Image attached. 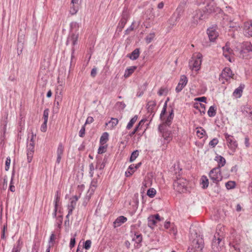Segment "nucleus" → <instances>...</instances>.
Returning <instances> with one entry per match:
<instances>
[{
	"mask_svg": "<svg viewBox=\"0 0 252 252\" xmlns=\"http://www.w3.org/2000/svg\"><path fill=\"white\" fill-rule=\"evenodd\" d=\"M127 218L123 216L118 217L113 222V226L114 228L120 226L123 223L126 222Z\"/></svg>",
	"mask_w": 252,
	"mask_h": 252,
	"instance_id": "dca6fc26",
	"label": "nucleus"
},
{
	"mask_svg": "<svg viewBox=\"0 0 252 252\" xmlns=\"http://www.w3.org/2000/svg\"><path fill=\"white\" fill-rule=\"evenodd\" d=\"M39 246L37 245L36 244H34L32 247V252H38L39 250Z\"/></svg>",
	"mask_w": 252,
	"mask_h": 252,
	"instance_id": "774afa93",
	"label": "nucleus"
},
{
	"mask_svg": "<svg viewBox=\"0 0 252 252\" xmlns=\"http://www.w3.org/2000/svg\"><path fill=\"white\" fill-rule=\"evenodd\" d=\"M116 105L118 107L119 109L121 110H124L126 106L125 103L123 101L117 102Z\"/></svg>",
	"mask_w": 252,
	"mask_h": 252,
	"instance_id": "603ef678",
	"label": "nucleus"
},
{
	"mask_svg": "<svg viewBox=\"0 0 252 252\" xmlns=\"http://www.w3.org/2000/svg\"><path fill=\"white\" fill-rule=\"evenodd\" d=\"M207 34L211 41H214L219 36V33L214 27L208 29Z\"/></svg>",
	"mask_w": 252,
	"mask_h": 252,
	"instance_id": "ddd939ff",
	"label": "nucleus"
},
{
	"mask_svg": "<svg viewBox=\"0 0 252 252\" xmlns=\"http://www.w3.org/2000/svg\"><path fill=\"white\" fill-rule=\"evenodd\" d=\"M63 220V216L62 215L59 216L57 217L56 225L59 228H61Z\"/></svg>",
	"mask_w": 252,
	"mask_h": 252,
	"instance_id": "79ce46f5",
	"label": "nucleus"
},
{
	"mask_svg": "<svg viewBox=\"0 0 252 252\" xmlns=\"http://www.w3.org/2000/svg\"><path fill=\"white\" fill-rule=\"evenodd\" d=\"M166 126L164 125H159L158 127V131L164 139V144L169 143L173 137L172 131L168 129Z\"/></svg>",
	"mask_w": 252,
	"mask_h": 252,
	"instance_id": "7ed1b4c3",
	"label": "nucleus"
},
{
	"mask_svg": "<svg viewBox=\"0 0 252 252\" xmlns=\"http://www.w3.org/2000/svg\"><path fill=\"white\" fill-rule=\"evenodd\" d=\"M68 39H70V41L72 42V45L74 46L77 44L78 34L72 33L68 36Z\"/></svg>",
	"mask_w": 252,
	"mask_h": 252,
	"instance_id": "b1692460",
	"label": "nucleus"
},
{
	"mask_svg": "<svg viewBox=\"0 0 252 252\" xmlns=\"http://www.w3.org/2000/svg\"><path fill=\"white\" fill-rule=\"evenodd\" d=\"M89 169H90V171H89L90 176L91 177H93L94 176V169L93 163H91V164H90Z\"/></svg>",
	"mask_w": 252,
	"mask_h": 252,
	"instance_id": "6e6d98bb",
	"label": "nucleus"
},
{
	"mask_svg": "<svg viewBox=\"0 0 252 252\" xmlns=\"http://www.w3.org/2000/svg\"><path fill=\"white\" fill-rule=\"evenodd\" d=\"M139 155V151L138 150L134 151L131 154L129 161L130 162H133L137 158Z\"/></svg>",
	"mask_w": 252,
	"mask_h": 252,
	"instance_id": "a19ab883",
	"label": "nucleus"
},
{
	"mask_svg": "<svg viewBox=\"0 0 252 252\" xmlns=\"http://www.w3.org/2000/svg\"><path fill=\"white\" fill-rule=\"evenodd\" d=\"M234 243L235 242L234 241H231L229 243V245L232 252H240L239 245L234 244Z\"/></svg>",
	"mask_w": 252,
	"mask_h": 252,
	"instance_id": "c85d7f7f",
	"label": "nucleus"
},
{
	"mask_svg": "<svg viewBox=\"0 0 252 252\" xmlns=\"http://www.w3.org/2000/svg\"><path fill=\"white\" fill-rule=\"evenodd\" d=\"M64 151V147L62 143H60L59 144L57 151V158L56 160V162L57 163H60L61 162V160L62 159V156L63 155Z\"/></svg>",
	"mask_w": 252,
	"mask_h": 252,
	"instance_id": "f3484780",
	"label": "nucleus"
},
{
	"mask_svg": "<svg viewBox=\"0 0 252 252\" xmlns=\"http://www.w3.org/2000/svg\"><path fill=\"white\" fill-rule=\"evenodd\" d=\"M119 121L117 118H112L111 121L109 122V124H111L112 127H114L118 125Z\"/></svg>",
	"mask_w": 252,
	"mask_h": 252,
	"instance_id": "09e8293b",
	"label": "nucleus"
},
{
	"mask_svg": "<svg viewBox=\"0 0 252 252\" xmlns=\"http://www.w3.org/2000/svg\"><path fill=\"white\" fill-rule=\"evenodd\" d=\"M156 220H155L154 218H153V217H152V216H150L148 218V226L150 228H153L154 226L155 225V224H156Z\"/></svg>",
	"mask_w": 252,
	"mask_h": 252,
	"instance_id": "2f4dec72",
	"label": "nucleus"
},
{
	"mask_svg": "<svg viewBox=\"0 0 252 252\" xmlns=\"http://www.w3.org/2000/svg\"><path fill=\"white\" fill-rule=\"evenodd\" d=\"M11 163V159L9 157H8L5 161V170L6 171H8L9 169L10 164Z\"/></svg>",
	"mask_w": 252,
	"mask_h": 252,
	"instance_id": "3c124183",
	"label": "nucleus"
},
{
	"mask_svg": "<svg viewBox=\"0 0 252 252\" xmlns=\"http://www.w3.org/2000/svg\"><path fill=\"white\" fill-rule=\"evenodd\" d=\"M220 10V8L213 2L208 3L203 9L204 13L206 14L207 18L210 14L217 12Z\"/></svg>",
	"mask_w": 252,
	"mask_h": 252,
	"instance_id": "6e6552de",
	"label": "nucleus"
},
{
	"mask_svg": "<svg viewBox=\"0 0 252 252\" xmlns=\"http://www.w3.org/2000/svg\"><path fill=\"white\" fill-rule=\"evenodd\" d=\"M149 186V183L145 180L143 181L142 182V186L141 187V190H143V192H144L145 189L147 188Z\"/></svg>",
	"mask_w": 252,
	"mask_h": 252,
	"instance_id": "680f3d73",
	"label": "nucleus"
},
{
	"mask_svg": "<svg viewBox=\"0 0 252 252\" xmlns=\"http://www.w3.org/2000/svg\"><path fill=\"white\" fill-rule=\"evenodd\" d=\"M225 187L227 189H234L236 187L235 181H229L225 183Z\"/></svg>",
	"mask_w": 252,
	"mask_h": 252,
	"instance_id": "e433bc0d",
	"label": "nucleus"
},
{
	"mask_svg": "<svg viewBox=\"0 0 252 252\" xmlns=\"http://www.w3.org/2000/svg\"><path fill=\"white\" fill-rule=\"evenodd\" d=\"M245 88V85L241 84L239 87L236 88L233 93V95L236 98H240L243 93V89Z\"/></svg>",
	"mask_w": 252,
	"mask_h": 252,
	"instance_id": "aec40b11",
	"label": "nucleus"
},
{
	"mask_svg": "<svg viewBox=\"0 0 252 252\" xmlns=\"http://www.w3.org/2000/svg\"><path fill=\"white\" fill-rule=\"evenodd\" d=\"M188 80L186 76L183 75L181 76L179 82L175 89L176 92L179 93L187 84Z\"/></svg>",
	"mask_w": 252,
	"mask_h": 252,
	"instance_id": "9b49d317",
	"label": "nucleus"
},
{
	"mask_svg": "<svg viewBox=\"0 0 252 252\" xmlns=\"http://www.w3.org/2000/svg\"><path fill=\"white\" fill-rule=\"evenodd\" d=\"M60 191L59 190H57L56 191V194L55 195V200L54 201V206H56V207L58 206V203L59 202L60 200Z\"/></svg>",
	"mask_w": 252,
	"mask_h": 252,
	"instance_id": "c03bdc74",
	"label": "nucleus"
},
{
	"mask_svg": "<svg viewBox=\"0 0 252 252\" xmlns=\"http://www.w3.org/2000/svg\"><path fill=\"white\" fill-rule=\"evenodd\" d=\"M234 74L229 67H226L223 69L220 76V79H222L228 81L233 77Z\"/></svg>",
	"mask_w": 252,
	"mask_h": 252,
	"instance_id": "9d476101",
	"label": "nucleus"
},
{
	"mask_svg": "<svg viewBox=\"0 0 252 252\" xmlns=\"http://www.w3.org/2000/svg\"><path fill=\"white\" fill-rule=\"evenodd\" d=\"M155 37V33L154 32H151L145 38V41L147 44L151 43L154 37Z\"/></svg>",
	"mask_w": 252,
	"mask_h": 252,
	"instance_id": "58836bf2",
	"label": "nucleus"
},
{
	"mask_svg": "<svg viewBox=\"0 0 252 252\" xmlns=\"http://www.w3.org/2000/svg\"><path fill=\"white\" fill-rule=\"evenodd\" d=\"M7 230V225H4L2 232H1V238L2 239H5L6 238L5 235V232Z\"/></svg>",
	"mask_w": 252,
	"mask_h": 252,
	"instance_id": "052dcab7",
	"label": "nucleus"
},
{
	"mask_svg": "<svg viewBox=\"0 0 252 252\" xmlns=\"http://www.w3.org/2000/svg\"><path fill=\"white\" fill-rule=\"evenodd\" d=\"M156 105V101L155 100L149 101L147 104V109L149 113H152Z\"/></svg>",
	"mask_w": 252,
	"mask_h": 252,
	"instance_id": "393cba45",
	"label": "nucleus"
},
{
	"mask_svg": "<svg viewBox=\"0 0 252 252\" xmlns=\"http://www.w3.org/2000/svg\"><path fill=\"white\" fill-rule=\"evenodd\" d=\"M138 116L137 115H135L132 118H131L126 126V129H130L133 126V124L136 122Z\"/></svg>",
	"mask_w": 252,
	"mask_h": 252,
	"instance_id": "473e14b6",
	"label": "nucleus"
},
{
	"mask_svg": "<svg viewBox=\"0 0 252 252\" xmlns=\"http://www.w3.org/2000/svg\"><path fill=\"white\" fill-rule=\"evenodd\" d=\"M85 134V126L84 125L81 127L79 132V135L81 137H83Z\"/></svg>",
	"mask_w": 252,
	"mask_h": 252,
	"instance_id": "13d9d810",
	"label": "nucleus"
},
{
	"mask_svg": "<svg viewBox=\"0 0 252 252\" xmlns=\"http://www.w3.org/2000/svg\"><path fill=\"white\" fill-rule=\"evenodd\" d=\"M219 140L217 138H215L213 139L211 141H210L209 145L212 147H215L218 143Z\"/></svg>",
	"mask_w": 252,
	"mask_h": 252,
	"instance_id": "8fccbe9b",
	"label": "nucleus"
},
{
	"mask_svg": "<svg viewBox=\"0 0 252 252\" xmlns=\"http://www.w3.org/2000/svg\"><path fill=\"white\" fill-rule=\"evenodd\" d=\"M244 115L248 116L249 119L252 121V108L249 105H246L242 110Z\"/></svg>",
	"mask_w": 252,
	"mask_h": 252,
	"instance_id": "412c9836",
	"label": "nucleus"
},
{
	"mask_svg": "<svg viewBox=\"0 0 252 252\" xmlns=\"http://www.w3.org/2000/svg\"><path fill=\"white\" fill-rule=\"evenodd\" d=\"M215 160L217 161L218 162V166L216 168H218L219 169H220L226 163L225 159L223 157L220 155H217L215 157Z\"/></svg>",
	"mask_w": 252,
	"mask_h": 252,
	"instance_id": "4be33fe9",
	"label": "nucleus"
},
{
	"mask_svg": "<svg viewBox=\"0 0 252 252\" xmlns=\"http://www.w3.org/2000/svg\"><path fill=\"white\" fill-rule=\"evenodd\" d=\"M184 11V8L178 5L176 10V12L177 13V16L176 18V21L179 20L180 18V17H181V15L183 14Z\"/></svg>",
	"mask_w": 252,
	"mask_h": 252,
	"instance_id": "72a5a7b5",
	"label": "nucleus"
},
{
	"mask_svg": "<svg viewBox=\"0 0 252 252\" xmlns=\"http://www.w3.org/2000/svg\"><path fill=\"white\" fill-rule=\"evenodd\" d=\"M201 185H202V188L203 189H206L209 185V181L208 178L206 176H202L201 179Z\"/></svg>",
	"mask_w": 252,
	"mask_h": 252,
	"instance_id": "7c9ffc66",
	"label": "nucleus"
},
{
	"mask_svg": "<svg viewBox=\"0 0 252 252\" xmlns=\"http://www.w3.org/2000/svg\"><path fill=\"white\" fill-rule=\"evenodd\" d=\"M49 113V109L47 108L44 110L43 115V118L44 119V121L48 122Z\"/></svg>",
	"mask_w": 252,
	"mask_h": 252,
	"instance_id": "49530a36",
	"label": "nucleus"
},
{
	"mask_svg": "<svg viewBox=\"0 0 252 252\" xmlns=\"http://www.w3.org/2000/svg\"><path fill=\"white\" fill-rule=\"evenodd\" d=\"M136 69V66H132L130 67L126 68L125 70L124 76L125 78L128 77L130 75H131Z\"/></svg>",
	"mask_w": 252,
	"mask_h": 252,
	"instance_id": "bb28decb",
	"label": "nucleus"
},
{
	"mask_svg": "<svg viewBox=\"0 0 252 252\" xmlns=\"http://www.w3.org/2000/svg\"><path fill=\"white\" fill-rule=\"evenodd\" d=\"M224 227L219 224L217 226L216 232L212 240L211 247L214 252H219L224 244L225 233Z\"/></svg>",
	"mask_w": 252,
	"mask_h": 252,
	"instance_id": "f257e3e1",
	"label": "nucleus"
},
{
	"mask_svg": "<svg viewBox=\"0 0 252 252\" xmlns=\"http://www.w3.org/2000/svg\"><path fill=\"white\" fill-rule=\"evenodd\" d=\"M127 20L121 18L117 27L119 31H121L126 25Z\"/></svg>",
	"mask_w": 252,
	"mask_h": 252,
	"instance_id": "c9c22d12",
	"label": "nucleus"
},
{
	"mask_svg": "<svg viewBox=\"0 0 252 252\" xmlns=\"http://www.w3.org/2000/svg\"><path fill=\"white\" fill-rule=\"evenodd\" d=\"M146 121V120H144V119H142L139 122V123L138 124V125L136 126V127H135V128L134 129V130L131 131V132L129 133V135L131 137L133 135H134L135 134V133L139 129H140V126L143 125L144 124V123L145 122V121Z\"/></svg>",
	"mask_w": 252,
	"mask_h": 252,
	"instance_id": "a878e982",
	"label": "nucleus"
},
{
	"mask_svg": "<svg viewBox=\"0 0 252 252\" xmlns=\"http://www.w3.org/2000/svg\"><path fill=\"white\" fill-rule=\"evenodd\" d=\"M92 241L90 240H87L84 243L83 245V248L86 250H89L90 249L91 246Z\"/></svg>",
	"mask_w": 252,
	"mask_h": 252,
	"instance_id": "de8ad7c7",
	"label": "nucleus"
},
{
	"mask_svg": "<svg viewBox=\"0 0 252 252\" xmlns=\"http://www.w3.org/2000/svg\"><path fill=\"white\" fill-rule=\"evenodd\" d=\"M80 197V195H74L70 198V202L69 204L67 205L68 214L65 217L66 219H67L70 215H72V212L73 210L75 209V206L76 205L77 201H78Z\"/></svg>",
	"mask_w": 252,
	"mask_h": 252,
	"instance_id": "1a4fd4ad",
	"label": "nucleus"
},
{
	"mask_svg": "<svg viewBox=\"0 0 252 252\" xmlns=\"http://www.w3.org/2000/svg\"><path fill=\"white\" fill-rule=\"evenodd\" d=\"M79 24L76 22H72L70 24V30L77 31L79 29Z\"/></svg>",
	"mask_w": 252,
	"mask_h": 252,
	"instance_id": "37998d69",
	"label": "nucleus"
},
{
	"mask_svg": "<svg viewBox=\"0 0 252 252\" xmlns=\"http://www.w3.org/2000/svg\"><path fill=\"white\" fill-rule=\"evenodd\" d=\"M94 120L93 117L89 116L87 118V120L86 121V122L84 124L85 126L87 124H90L94 122Z\"/></svg>",
	"mask_w": 252,
	"mask_h": 252,
	"instance_id": "e2e57ef3",
	"label": "nucleus"
},
{
	"mask_svg": "<svg viewBox=\"0 0 252 252\" xmlns=\"http://www.w3.org/2000/svg\"><path fill=\"white\" fill-rule=\"evenodd\" d=\"M244 34L246 36H252V20L244 23Z\"/></svg>",
	"mask_w": 252,
	"mask_h": 252,
	"instance_id": "f8f14e48",
	"label": "nucleus"
},
{
	"mask_svg": "<svg viewBox=\"0 0 252 252\" xmlns=\"http://www.w3.org/2000/svg\"><path fill=\"white\" fill-rule=\"evenodd\" d=\"M34 152H27V160L29 163H30L32 159Z\"/></svg>",
	"mask_w": 252,
	"mask_h": 252,
	"instance_id": "864d4df0",
	"label": "nucleus"
},
{
	"mask_svg": "<svg viewBox=\"0 0 252 252\" xmlns=\"http://www.w3.org/2000/svg\"><path fill=\"white\" fill-rule=\"evenodd\" d=\"M23 246V242L21 238L17 240L14 244L12 251L13 252H20Z\"/></svg>",
	"mask_w": 252,
	"mask_h": 252,
	"instance_id": "6ab92c4d",
	"label": "nucleus"
},
{
	"mask_svg": "<svg viewBox=\"0 0 252 252\" xmlns=\"http://www.w3.org/2000/svg\"><path fill=\"white\" fill-rule=\"evenodd\" d=\"M217 107L214 105L209 107L207 112L208 115L210 117H213L216 115Z\"/></svg>",
	"mask_w": 252,
	"mask_h": 252,
	"instance_id": "cd10ccee",
	"label": "nucleus"
},
{
	"mask_svg": "<svg viewBox=\"0 0 252 252\" xmlns=\"http://www.w3.org/2000/svg\"><path fill=\"white\" fill-rule=\"evenodd\" d=\"M187 180L183 178H177L173 183L174 189L179 193L186 191Z\"/></svg>",
	"mask_w": 252,
	"mask_h": 252,
	"instance_id": "39448f33",
	"label": "nucleus"
},
{
	"mask_svg": "<svg viewBox=\"0 0 252 252\" xmlns=\"http://www.w3.org/2000/svg\"><path fill=\"white\" fill-rule=\"evenodd\" d=\"M225 138L226 139L227 146L232 151L235 152L238 147L237 142L235 140L234 137L228 133L224 134Z\"/></svg>",
	"mask_w": 252,
	"mask_h": 252,
	"instance_id": "0eeeda50",
	"label": "nucleus"
},
{
	"mask_svg": "<svg viewBox=\"0 0 252 252\" xmlns=\"http://www.w3.org/2000/svg\"><path fill=\"white\" fill-rule=\"evenodd\" d=\"M76 236V234H75L74 235L73 237L71 238L70 239V244H69V247H70V249H72L75 246V237Z\"/></svg>",
	"mask_w": 252,
	"mask_h": 252,
	"instance_id": "4d7b16f0",
	"label": "nucleus"
},
{
	"mask_svg": "<svg viewBox=\"0 0 252 252\" xmlns=\"http://www.w3.org/2000/svg\"><path fill=\"white\" fill-rule=\"evenodd\" d=\"M106 151V148L103 146H101L98 149V154H101L104 153Z\"/></svg>",
	"mask_w": 252,
	"mask_h": 252,
	"instance_id": "338daca9",
	"label": "nucleus"
},
{
	"mask_svg": "<svg viewBox=\"0 0 252 252\" xmlns=\"http://www.w3.org/2000/svg\"><path fill=\"white\" fill-rule=\"evenodd\" d=\"M209 176L213 183L216 184V186L218 187L220 182L222 179L221 169L218 168H213L210 171Z\"/></svg>",
	"mask_w": 252,
	"mask_h": 252,
	"instance_id": "20e7f679",
	"label": "nucleus"
},
{
	"mask_svg": "<svg viewBox=\"0 0 252 252\" xmlns=\"http://www.w3.org/2000/svg\"><path fill=\"white\" fill-rule=\"evenodd\" d=\"M129 13H128L127 8H124V9L122 12L121 18L125 19L126 20H128V19L129 18Z\"/></svg>",
	"mask_w": 252,
	"mask_h": 252,
	"instance_id": "4c0bfd02",
	"label": "nucleus"
},
{
	"mask_svg": "<svg viewBox=\"0 0 252 252\" xmlns=\"http://www.w3.org/2000/svg\"><path fill=\"white\" fill-rule=\"evenodd\" d=\"M195 236L191 241V244L189 247L188 251L189 252H204V242L202 236L198 235L197 233L194 234Z\"/></svg>",
	"mask_w": 252,
	"mask_h": 252,
	"instance_id": "f03ea898",
	"label": "nucleus"
},
{
	"mask_svg": "<svg viewBox=\"0 0 252 252\" xmlns=\"http://www.w3.org/2000/svg\"><path fill=\"white\" fill-rule=\"evenodd\" d=\"M199 129L200 130L198 129L196 131L197 135L198 137L202 138L206 134V131L202 127H200Z\"/></svg>",
	"mask_w": 252,
	"mask_h": 252,
	"instance_id": "a18cd8bd",
	"label": "nucleus"
},
{
	"mask_svg": "<svg viewBox=\"0 0 252 252\" xmlns=\"http://www.w3.org/2000/svg\"><path fill=\"white\" fill-rule=\"evenodd\" d=\"M223 52L225 51V53L231 54L232 52V50L228 47L226 44L225 46L222 48Z\"/></svg>",
	"mask_w": 252,
	"mask_h": 252,
	"instance_id": "bf43d9fd",
	"label": "nucleus"
},
{
	"mask_svg": "<svg viewBox=\"0 0 252 252\" xmlns=\"http://www.w3.org/2000/svg\"><path fill=\"white\" fill-rule=\"evenodd\" d=\"M206 14L204 13L203 9H196L193 12L191 19L192 24L194 26L196 25L200 20L207 19Z\"/></svg>",
	"mask_w": 252,
	"mask_h": 252,
	"instance_id": "423d86ee",
	"label": "nucleus"
},
{
	"mask_svg": "<svg viewBox=\"0 0 252 252\" xmlns=\"http://www.w3.org/2000/svg\"><path fill=\"white\" fill-rule=\"evenodd\" d=\"M140 51L139 48H136L130 54L127 55V57L129 58L132 60H135L137 59L139 56Z\"/></svg>",
	"mask_w": 252,
	"mask_h": 252,
	"instance_id": "5701e85b",
	"label": "nucleus"
},
{
	"mask_svg": "<svg viewBox=\"0 0 252 252\" xmlns=\"http://www.w3.org/2000/svg\"><path fill=\"white\" fill-rule=\"evenodd\" d=\"M157 191L154 188L149 189L147 192V195L150 198H153L156 194Z\"/></svg>",
	"mask_w": 252,
	"mask_h": 252,
	"instance_id": "ea45409f",
	"label": "nucleus"
},
{
	"mask_svg": "<svg viewBox=\"0 0 252 252\" xmlns=\"http://www.w3.org/2000/svg\"><path fill=\"white\" fill-rule=\"evenodd\" d=\"M174 109L172 108L169 112V115L168 117L165 119L163 118V123L161 125H164L165 126H170L172 122V120L174 118Z\"/></svg>",
	"mask_w": 252,
	"mask_h": 252,
	"instance_id": "4468645a",
	"label": "nucleus"
},
{
	"mask_svg": "<svg viewBox=\"0 0 252 252\" xmlns=\"http://www.w3.org/2000/svg\"><path fill=\"white\" fill-rule=\"evenodd\" d=\"M201 62V60L195 59L193 61H190L189 64L191 69H194L195 70L197 71L200 69Z\"/></svg>",
	"mask_w": 252,
	"mask_h": 252,
	"instance_id": "2eb2a0df",
	"label": "nucleus"
},
{
	"mask_svg": "<svg viewBox=\"0 0 252 252\" xmlns=\"http://www.w3.org/2000/svg\"><path fill=\"white\" fill-rule=\"evenodd\" d=\"M196 101L206 103L207 98L205 96L197 97L195 99Z\"/></svg>",
	"mask_w": 252,
	"mask_h": 252,
	"instance_id": "0e129e2a",
	"label": "nucleus"
},
{
	"mask_svg": "<svg viewBox=\"0 0 252 252\" xmlns=\"http://www.w3.org/2000/svg\"><path fill=\"white\" fill-rule=\"evenodd\" d=\"M47 122L44 121L43 123L41 126V130L43 132H45L47 130Z\"/></svg>",
	"mask_w": 252,
	"mask_h": 252,
	"instance_id": "69168bd1",
	"label": "nucleus"
},
{
	"mask_svg": "<svg viewBox=\"0 0 252 252\" xmlns=\"http://www.w3.org/2000/svg\"><path fill=\"white\" fill-rule=\"evenodd\" d=\"M167 93V89L164 88H160L158 92V94L159 96L163 95L164 94Z\"/></svg>",
	"mask_w": 252,
	"mask_h": 252,
	"instance_id": "5fc2aeb1",
	"label": "nucleus"
},
{
	"mask_svg": "<svg viewBox=\"0 0 252 252\" xmlns=\"http://www.w3.org/2000/svg\"><path fill=\"white\" fill-rule=\"evenodd\" d=\"M108 140V134L107 132H104L100 138V142L102 144H104Z\"/></svg>",
	"mask_w": 252,
	"mask_h": 252,
	"instance_id": "f704fd0d",
	"label": "nucleus"
},
{
	"mask_svg": "<svg viewBox=\"0 0 252 252\" xmlns=\"http://www.w3.org/2000/svg\"><path fill=\"white\" fill-rule=\"evenodd\" d=\"M142 235L141 234L138 233L137 232H135L134 236L132 238V240L135 241V242L139 244L141 243L142 241Z\"/></svg>",
	"mask_w": 252,
	"mask_h": 252,
	"instance_id": "c756f323",
	"label": "nucleus"
},
{
	"mask_svg": "<svg viewBox=\"0 0 252 252\" xmlns=\"http://www.w3.org/2000/svg\"><path fill=\"white\" fill-rule=\"evenodd\" d=\"M79 0H71L72 6L70 8V13L72 15L75 14L79 10Z\"/></svg>",
	"mask_w": 252,
	"mask_h": 252,
	"instance_id": "a211bd4d",
	"label": "nucleus"
}]
</instances>
